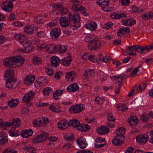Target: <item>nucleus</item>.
I'll use <instances>...</instances> for the list:
<instances>
[{
	"label": "nucleus",
	"mask_w": 153,
	"mask_h": 153,
	"mask_svg": "<svg viewBox=\"0 0 153 153\" xmlns=\"http://www.w3.org/2000/svg\"><path fill=\"white\" fill-rule=\"evenodd\" d=\"M23 60V58L21 56H17L6 59L4 61L3 63L6 66L14 68L22 65L24 63Z\"/></svg>",
	"instance_id": "nucleus-1"
},
{
	"label": "nucleus",
	"mask_w": 153,
	"mask_h": 153,
	"mask_svg": "<svg viewBox=\"0 0 153 153\" xmlns=\"http://www.w3.org/2000/svg\"><path fill=\"white\" fill-rule=\"evenodd\" d=\"M84 108L85 106L83 104H78L71 106L69 109V111L71 114H76L81 112Z\"/></svg>",
	"instance_id": "nucleus-2"
},
{
	"label": "nucleus",
	"mask_w": 153,
	"mask_h": 153,
	"mask_svg": "<svg viewBox=\"0 0 153 153\" xmlns=\"http://www.w3.org/2000/svg\"><path fill=\"white\" fill-rule=\"evenodd\" d=\"M15 0H5L1 5V7L3 10L7 11H11L13 7V2Z\"/></svg>",
	"instance_id": "nucleus-3"
},
{
	"label": "nucleus",
	"mask_w": 153,
	"mask_h": 153,
	"mask_svg": "<svg viewBox=\"0 0 153 153\" xmlns=\"http://www.w3.org/2000/svg\"><path fill=\"white\" fill-rule=\"evenodd\" d=\"M49 119L47 117L38 118L33 122V125L36 127H42L48 123Z\"/></svg>",
	"instance_id": "nucleus-4"
},
{
	"label": "nucleus",
	"mask_w": 153,
	"mask_h": 153,
	"mask_svg": "<svg viewBox=\"0 0 153 153\" xmlns=\"http://www.w3.org/2000/svg\"><path fill=\"white\" fill-rule=\"evenodd\" d=\"M48 135L49 134L47 133H43L33 138L32 141L33 143H35L41 142L48 138L49 137Z\"/></svg>",
	"instance_id": "nucleus-5"
},
{
	"label": "nucleus",
	"mask_w": 153,
	"mask_h": 153,
	"mask_svg": "<svg viewBox=\"0 0 153 153\" xmlns=\"http://www.w3.org/2000/svg\"><path fill=\"white\" fill-rule=\"evenodd\" d=\"M100 42L96 38L92 42H89L88 48L90 50H95L99 48Z\"/></svg>",
	"instance_id": "nucleus-6"
},
{
	"label": "nucleus",
	"mask_w": 153,
	"mask_h": 153,
	"mask_svg": "<svg viewBox=\"0 0 153 153\" xmlns=\"http://www.w3.org/2000/svg\"><path fill=\"white\" fill-rule=\"evenodd\" d=\"M34 96V92L33 91H30L24 96L22 102L24 103H28L32 100Z\"/></svg>",
	"instance_id": "nucleus-7"
},
{
	"label": "nucleus",
	"mask_w": 153,
	"mask_h": 153,
	"mask_svg": "<svg viewBox=\"0 0 153 153\" xmlns=\"http://www.w3.org/2000/svg\"><path fill=\"white\" fill-rule=\"evenodd\" d=\"M15 80L13 78H7L5 84V86L9 88H13L17 87V85L15 84Z\"/></svg>",
	"instance_id": "nucleus-8"
},
{
	"label": "nucleus",
	"mask_w": 153,
	"mask_h": 153,
	"mask_svg": "<svg viewBox=\"0 0 153 153\" xmlns=\"http://www.w3.org/2000/svg\"><path fill=\"white\" fill-rule=\"evenodd\" d=\"M68 17L70 20L74 23H78L80 20L79 16L76 13L71 12L69 14Z\"/></svg>",
	"instance_id": "nucleus-9"
},
{
	"label": "nucleus",
	"mask_w": 153,
	"mask_h": 153,
	"mask_svg": "<svg viewBox=\"0 0 153 153\" xmlns=\"http://www.w3.org/2000/svg\"><path fill=\"white\" fill-rule=\"evenodd\" d=\"M61 30L59 28L55 27L51 31L50 36L52 39H57L60 35Z\"/></svg>",
	"instance_id": "nucleus-10"
},
{
	"label": "nucleus",
	"mask_w": 153,
	"mask_h": 153,
	"mask_svg": "<svg viewBox=\"0 0 153 153\" xmlns=\"http://www.w3.org/2000/svg\"><path fill=\"white\" fill-rule=\"evenodd\" d=\"M148 138L149 136L147 134H141L137 136L136 140L138 143L143 144L147 142Z\"/></svg>",
	"instance_id": "nucleus-11"
},
{
	"label": "nucleus",
	"mask_w": 153,
	"mask_h": 153,
	"mask_svg": "<svg viewBox=\"0 0 153 153\" xmlns=\"http://www.w3.org/2000/svg\"><path fill=\"white\" fill-rule=\"evenodd\" d=\"M73 4L72 9L75 12L79 11L82 10L83 6L79 4V1L77 0H71Z\"/></svg>",
	"instance_id": "nucleus-12"
},
{
	"label": "nucleus",
	"mask_w": 153,
	"mask_h": 153,
	"mask_svg": "<svg viewBox=\"0 0 153 153\" xmlns=\"http://www.w3.org/2000/svg\"><path fill=\"white\" fill-rule=\"evenodd\" d=\"M37 28L34 25H31L27 26L26 27L24 28V30L25 32L28 34H32L36 32Z\"/></svg>",
	"instance_id": "nucleus-13"
},
{
	"label": "nucleus",
	"mask_w": 153,
	"mask_h": 153,
	"mask_svg": "<svg viewBox=\"0 0 153 153\" xmlns=\"http://www.w3.org/2000/svg\"><path fill=\"white\" fill-rule=\"evenodd\" d=\"M59 22L61 27H65L69 25L70 24V20H69L68 17H64L60 19Z\"/></svg>",
	"instance_id": "nucleus-14"
},
{
	"label": "nucleus",
	"mask_w": 153,
	"mask_h": 153,
	"mask_svg": "<svg viewBox=\"0 0 153 153\" xmlns=\"http://www.w3.org/2000/svg\"><path fill=\"white\" fill-rule=\"evenodd\" d=\"M77 144L79 147L81 149L85 148L87 145L85 143V139L82 137H80L76 140Z\"/></svg>",
	"instance_id": "nucleus-15"
},
{
	"label": "nucleus",
	"mask_w": 153,
	"mask_h": 153,
	"mask_svg": "<svg viewBox=\"0 0 153 153\" xmlns=\"http://www.w3.org/2000/svg\"><path fill=\"white\" fill-rule=\"evenodd\" d=\"M97 25L96 23L91 22L85 24V27L87 29L93 31L95 30L97 27Z\"/></svg>",
	"instance_id": "nucleus-16"
},
{
	"label": "nucleus",
	"mask_w": 153,
	"mask_h": 153,
	"mask_svg": "<svg viewBox=\"0 0 153 153\" xmlns=\"http://www.w3.org/2000/svg\"><path fill=\"white\" fill-rule=\"evenodd\" d=\"M96 131L99 134H107L109 132V129L106 126H101L97 129Z\"/></svg>",
	"instance_id": "nucleus-17"
},
{
	"label": "nucleus",
	"mask_w": 153,
	"mask_h": 153,
	"mask_svg": "<svg viewBox=\"0 0 153 153\" xmlns=\"http://www.w3.org/2000/svg\"><path fill=\"white\" fill-rule=\"evenodd\" d=\"M128 121L131 126H135L139 123V120L136 116L131 117L128 120Z\"/></svg>",
	"instance_id": "nucleus-18"
},
{
	"label": "nucleus",
	"mask_w": 153,
	"mask_h": 153,
	"mask_svg": "<svg viewBox=\"0 0 153 153\" xmlns=\"http://www.w3.org/2000/svg\"><path fill=\"white\" fill-rule=\"evenodd\" d=\"M14 37L15 39L21 44H22L25 42L26 39V36L25 35L21 34L19 33H15Z\"/></svg>",
	"instance_id": "nucleus-19"
},
{
	"label": "nucleus",
	"mask_w": 153,
	"mask_h": 153,
	"mask_svg": "<svg viewBox=\"0 0 153 153\" xmlns=\"http://www.w3.org/2000/svg\"><path fill=\"white\" fill-rule=\"evenodd\" d=\"M35 79L34 75L29 74L24 79V84L29 85L33 82Z\"/></svg>",
	"instance_id": "nucleus-20"
},
{
	"label": "nucleus",
	"mask_w": 153,
	"mask_h": 153,
	"mask_svg": "<svg viewBox=\"0 0 153 153\" xmlns=\"http://www.w3.org/2000/svg\"><path fill=\"white\" fill-rule=\"evenodd\" d=\"M125 138L120 137L117 136H115L113 139L112 143L115 146H119L121 145L123 142Z\"/></svg>",
	"instance_id": "nucleus-21"
},
{
	"label": "nucleus",
	"mask_w": 153,
	"mask_h": 153,
	"mask_svg": "<svg viewBox=\"0 0 153 153\" xmlns=\"http://www.w3.org/2000/svg\"><path fill=\"white\" fill-rule=\"evenodd\" d=\"M51 63L52 66L56 67L59 65V63H60V60L58 57L53 56L51 58Z\"/></svg>",
	"instance_id": "nucleus-22"
},
{
	"label": "nucleus",
	"mask_w": 153,
	"mask_h": 153,
	"mask_svg": "<svg viewBox=\"0 0 153 153\" xmlns=\"http://www.w3.org/2000/svg\"><path fill=\"white\" fill-rule=\"evenodd\" d=\"M47 80L43 77H40L38 79L36 82H35V85L36 88H38L41 86L45 85Z\"/></svg>",
	"instance_id": "nucleus-23"
},
{
	"label": "nucleus",
	"mask_w": 153,
	"mask_h": 153,
	"mask_svg": "<svg viewBox=\"0 0 153 153\" xmlns=\"http://www.w3.org/2000/svg\"><path fill=\"white\" fill-rule=\"evenodd\" d=\"M130 32V29L128 27H122L120 28L117 32L118 36H121L120 34H126Z\"/></svg>",
	"instance_id": "nucleus-24"
},
{
	"label": "nucleus",
	"mask_w": 153,
	"mask_h": 153,
	"mask_svg": "<svg viewBox=\"0 0 153 153\" xmlns=\"http://www.w3.org/2000/svg\"><path fill=\"white\" fill-rule=\"evenodd\" d=\"M68 126V122H67L65 120H61L58 123V128L61 129H66Z\"/></svg>",
	"instance_id": "nucleus-25"
},
{
	"label": "nucleus",
	"mask_w": 153,
	"mask_h": 153,
	"mask_svg": "<svg viewBox=\"0 0 153 153\" xmlns=\"http://www.w3.org/2000/svg\"><path fill=\"white\" fill-rule=\"evenodd\" d=\"M71 62V59L70 56L64 58L60 60V63L64 66L69 65Z\"/></svg>",
	"instance_id": "nucleus-26"
},
{
	"label": "nucleus",
	"mask_w": 153,
	"mask_h": 153,
	"mask_svg": "<svg viewBox=\"0 0 153 153\" xmlns=\"http://www.w3.org/2000/svg\"><path fill=\"white\" fill-rule=\"evenodd\" d=\"M33 133V130L31 129H29L22 131L21 135L23 137L27 138L29 136L32 135Z\"/></svg>",
	"instance_id": "nucleus-27"
},
{
	"label": "nucleus",
	"mask_w": 153,
	"mask_h": 153,
	"mask_svg": "<svg viewBox=\"0 0 153 153\" xmlns=\"http://www.w3.org/2000/svg\"><path fill=\"white\" fill-rule=\"evenodd\" d=\"M69 126L72 127H76L78 129L80 127V123L79 121L76 119L70 120L68 122Z\"/></svg>",
	"instance_id": "nucleus-28"
},
{
	"label": "nucleus",
	"mask_w": 153,
	"mask_h": 153,
	"mask_svg": "<svg viewBox=\"0 0 153 153\" xmlns=\"http://www.w3.org/2000/svg\"><path fill=\"white\" fill-rule=\"evenodd\" d=\"M67 50V47L65 45H59L56 46V51L60 53H64Z\"/></svg>",
	"instance_id": "nucleus-29"
},
{
	"label": "nucleus",
	"mask_w": 153,
	"mask_h": 153,
	"mask_svg": "<svg viewBox=\"0 0 153 153\" xmlns=\"http://www.w3.org/2000/svg\"><path fill=\"white\" fill-rule=\"evenodd\" d=\"M79 86L76 83H74L69 85L67 88V90L69 92H74L79 89Z\"/></svg>",
	"instance_id": "nucleus-30"
},
{
	"label": "nucleus",
	"mask_w": 153,
	"mask_h": 153,
	"mask_svg": "<svg viewBox=\"0 0 153 153\" xmlns=\"http://www.w3.org/2000/svg\"><path fill=\"white\" fill-rule=\"evenodd\" d=\"M50 6L52 8V9L54 10H57L58 8H62V10H61V11L62 13H63V11L64 8L62 4L59 3H53L51 4Z\"/></svg>",
	"instance_id": "nucleus-31"
},
{
	"label": "nucleus",
	"mask_w": 153,
	"mask_h": 153,
	"mask_svg": "<svg viewBox=\"0 0 153 153\" xmlns=\"http://www.w3.org/2000/svg\"><path fill=\"white\" fill-rule=\"evenodd\" d=\"M7 137L4 132L0 133V145H4L7 142Z\"/></svg>",
	"instance_id": "nucleus-32"
},
{
	"label": "nucleus",
	"mask_w": 153,
	"mask_h": 153,
	"mask_svg": "<svg viewBox=\"0 0 153 153\" xmlns=\"http://www.w3.org/2000/svg\"><path fill=\"white\" fill-rule=\"evenodd\" d=\"M96 3L102 8H105L108 7L109 5L108 0H98Z\"/></svg>",
	"instance_id": "nucleus-33"
},
{
	"label": "nucleus",
	"mask_w": 153,
	"mask_h": 153,
	"mask_svg": "<svg viewBox=\"0 0 153 153\" xmlns=\"http://www.w3.org/2000/svg\"><path fill=\"white\" fill-rule=\"evenodd\" d=\"M10 127L12 128H16L19 127L20 124V120L19 118L14 119L12 122H10Z\"/></svg>",
	"instance_id": "nucleus-34"
},
{
	"label": "nucleus",
	"mask_w": 153,
	"mask_h": 153,
	"mask_svg": "<svg viewBox=\"0 0 153 153\" xmlns=\"http://www.w3.org/2000/svg\"><path fill=\"white\" fill-rule=\"evenodd\" d=\"M14 73L12 69H7L4 74V76L7 79L13 78L14 79Z\"/></svg>",
	"instance_id": "nucleus-35"
},
{
	"label": "nucleus",
	"mask_w": 153,
	"mask_h": 153,
	"mask_svg": "<svg viewBox=\"0 0 153 153\" xmlns=\"http://www.w3.org/2000/svg\"><path fill=\"white\" fill-rule=\"evenodd\" d=\"M125 128L123 127H120L118 128L117 130L116 134L117 136L119 137L125 138L124 134L125 133Z\"/></svg>",
	"instance_id": "nucleus-36"
},
{
	"label": "nucleus",
	"mask_w": 153,
	"mask_h": 153,
	"mask_svg": "<svg viewBox=\"0 0 153 153\" xmlns=\"http://www.w3.org/2000/svg\"><path fill=\"white\" fill-rule=\"evenodd\" d=\"M117 80L116 81V84H117L116 85V88L115 89V93L116 94H118L120 92V89L122 85V81L120 78L117 76Z\"/></svg>",
	"instance_id": "nucleus-37"
},
{
	"label": "nucleus",
	"mask_w": 153,
	"mask_h": 153,
	"mask_svg": "<svg viewBox=\"0 0 153 153\" xmlns=\"http://www.w3.org/2000/svg\"><path fill=\"white\" fill-rule=\"evenodd\" d=\"M136 45H133L131 47L128 46L127 47V49L128 51H129L128 54L129 55H136Z\"/></svg>",
	"instance_id": "nucleus-38"
},
{
	"label": "nucleus",
	"mask_w": 153,
	"mask_h": 153,
	"mask_svg": "<svg viewBox=\"0 0 153 153\" xmlns=\"http://www.w3.org/2000/svg\"><path fill=\"white\" fill-rule=\"evenodd\" d=\"M94 73V69H88L85 71L83 76L85 78L87 79L88 76H92Z\"/></svg>",
	"instance_id": "nucleus-39"
},
{
	"label": "nucleus",
	"mask_w": 153,
	"mask_h": 153,
	"mask_svg": "<svg viewBox=\"0 0 153 153\" xmlns=\"http://www.w3.org/2000/svg\"><path fill=\"white\" fill-rule=\"evenodd\" d=\"M19 103V100L17 99H12L8 102V105L10 107H14L17 106Z\"/></svg>",
	"instance_id": "nucleus-40"
},
{
	"label": "nucleus",
	"mask_w": 153,
	"mask_h": 153,
	"mask_svg": "<svg viewBox=\"0 0 153 153\" xmlns=\"http://www.w3.org/2000/svg\"><path fill=\"white\" fill-rule=\"evenodd\" d=\"M16 128H12L10 129L9 133V135L12 137L17 136L19 134V131L16 129Z\"/></svg>",
	"instance_id": "nucleus-41"
},
{
	"label": "nucleus",
	"mask_w": 153,
	"mask_h": 153,
	"mask_svg": "<svg viewBox=\"0 0 153 153\" xmlns=\"http://www.w3.org/2000/svg\"><path fill=\"white\" fill-rule=\"evenodd\" d=\"M97 59L106 63L109 62L110 61L108 58H105L104 55L102 54H99L97 56Z\"/></svg>",
	"instance_id": "nucleus-42"
},
{
	"label": "nucleus",
	"mask_w": 153,
	"mask_h": 153,
	"mask_svg": "<svg viewBox=\"0 0 153 153\" xmlns=\"http://www.w3.org/2000/svg\"><path fill=\"white\" fill-rule=\"evenodd\" d=\"M75 77V73L74 71H71L68 73L66 74L65 76V78L66 79H68L67 80L69 81L70 79V80L71 81H73L74 80V79Z\"/></svg>",
	"instance_id": "nucleus-43"
},
{
	"label": "nucleus",
	"mask_w": 153,
	"mask_h": 153,
	"mask_svg": "<svg viewBox=\"0 0 153 153\" xmlns=\"http://www.w3.org/2000/svg\"><path fill=\"white\" fill-rule=\"evenodd\" d=\"M33 64L36 65H38L42 62L41 59L37 56H34L33 58Z\"/></svg>",
	"instance_id": "nucleus-44"
},
{
	"label": "nucleus",
	"mask_w": 153,
	"mask_h": 153,
	"mask_svg": "<svg viewBox=\"0 0 153 153\" xmlns=\"http://www.w3.org/2000/svg\"><path fill=\"white\" fill-rule=\"evenodd\" d=\"M118 109L121 111H125L128 109L127 106L125 104H118L117 106Z\"/></svg>",
	"instance_id": "nucleus-45"
},
{
	"label": "nucleus",
	"mask_w": 153,
	"mask_h": 153,
	"mask_svg": "<svg viewBox=\"0 0 153 153\" xmlns=\"http://www.w3.org/2000/svg\"><path fill=\"white\" fill-rule=\"evenodd\" d=\"M90 129V126L87 124H85L83 125H80V127L78 129L81 131H88Z\"/></svg>",
	"instance_id": "nucleus-46"
},
{
	"label": "nucleus",
	"mask_w": 153,
	"mask_h": 153,
	"mask_svg": "<svg viewBox=\"0 0 153 153\" xmlns=\"http://www.w3.org/2000/svg\"><path fill=\"white\" fill-rule=\"evenodd\" d=\"M63 92V90H59L56 91L55 93L53 94V97L54 99L56 100H57L59 98V96H61Z\"/></svg>",
	"instance_id": "nucleus-47"
},
{
	"label": "nucleus",
	"mask_w": 153,
	"mask_h": 153,
	"mask_svg": "<svg viewBox=\"0 0 153 153\" xmlns=\"http://www.w3.org/2000/svg\"><path fill=\"white\" fill-rule=\"evenodd\" d=\"M149 117H151V116L149 114H148L146 113L143 114L141 115L140 119L142 121L146 122L149 120Z\"/></svg>",
	"instance_id": "nucleus-48"
},
{
	"label": "nucleus",
	"mask_w": 153,
	"mask_h": 153,
	"mask_svg": "<svg viewBox=\"0 0 153 153\" xmlns=\"http://www.w3.org/2000/svg\"><path fill=\"white\" fill-rule=\"evenodd\" d=\"M97 38L95 35H89L85 37V40L87 42H90L94 40Z\"/></svg>",
	"instance_id": "nucleus-49"
},
{
	"label": "nucleus",
	"mask_w": 153,
	"mask_h": 153,
	"mask_svg": "<svg viewBox=\"0 0 153 153\" xmlns=\"http://www.w3.org/2000/svg\"><path fill=\"white\" fill-rule=\"evenodd\" d=\"M125 15L122 14H118L116 12H114L113 14L111 15V16L113 18L119 19L121 17L123 18L125 16Z\"/></svg>",
	"instance_id": "nucleus-50"
},
{
	"label": "nucleus",
	"mask_w": 153,
	"mask_h": 153,
	"mask_svg": "<svg viewBox=\"0 0 153 153\" xmlns=\"http://www.w3.org/2000/svg\"><path fill=\"white\" fill-rule=\"evenodd\" d=\"M34 21L35 22L38 23H42L44 21L43 16H37L35 18Z\"/></svg>",
	"instance_id": "nucleus-51"
},
{
	"label": "nucleus",
	"mask_w": 153,
	"mask_h": 153,
	"mask_svg": "<svg viewBox=\"0 0 153 153\" xmlns=\"http://www.w3.org/2000/svg\"><path fill=\"white\" fill-rule=\"evenodd\" d=\"M45 72L46 74L49 76H51L53 74V71L50 69L48 66L45 67Z\"/></svg>",
	"instance_id": "nucleus-52"
},
{
	"label": "nucleus",
	"mask_w": 153,
	"mask_h": 153,
	"mask_svg": "<svg viewBox=\"0 0 153 153\" xmlns=\"http://www.w3.org/2000/svg\"><path fill=\"white\" fill-rule=\"evenodd\" d=\"M56 45L54 44H51L48 46H47L46 50L47 51H51L53 52L55 51L56 50Z\"/></svg>",
	"instance_id": "nucleus-53"
},
{
	"label": "nucleus",
	"mask_w": 153,
	"mask_h": 153,
	"mask_svg": "<svg viewBox=\"0 0 153 153\" xmlns=\"http://www.w3.org/2000/svg\"><path fill=\"white\" fill-rule=\"evenodd\" d=\"M136 51L138 53H144V48L143 46L139 45H136Z\"/></svg>",
	"instance_id": "nucleus-54"
},
{
	"label": "nucleus",
	"mask_w": 153,
	"mask_h": 153,
	"mask_svg": "<svg viewBox=\"0 0 153 153\" xmlns=\"http://www.w3.org/2000/svg\"><path fill=\"white\" fill-rule=\"evenodd\" d=\"M51 88H44L42 91L44 96H48L50 92L51 91Z\"/></svg>",
	"instance_id": "nucleus-55"
},
{
	"label": "nucleus",
	"mask_w": 153,
	"mask_h": 153,
	"mask_svg": "<svg viewBox=\"0 0 153 153\" xmlns=\"http://www.w3.org/2000/svg\"><path fill=\"white\" fill-rule=\"evenodd\" d=\"M57 23V20L56 19H54L51 22L48 23L47 26L48 28H51L52 27L54 26Z\"/></svg>",
	"instance_id": "nucleus-56"
},
{
	"label": "nucleus",
	"mask_w": 153,
	"mask_h": 153,
	"mask_svg": "<svg viewBox=\"0 0 153 153\" xmlns=\"http://www.w3.org/2000/svg\"><path fill=\"white\" fill-rule=\"evenodd\" d=\"M146 84L144 83L139 85V87L137 89V91L138 92L140 91H142L144 90L146 87Z\"/></svg>",
	"instance_id": "nucleus-57"
},
{
	"label": "nucleus",
	"mask_w": 153,
	"mask_h": 153,
	"mask_svg": "<svg viewBox=\"0 0 153 153\" xmlns=\"http://www.w3.org/2000/svg\"><path fill=\"white\" fill-rule=\"evenodd\" d=\"M116 118L114 117L112 113H110L107 116V120L109 121L114 122L115 121Z\"/></svg>",
	"instance_id": "nucleus-58"
},
{
	"label": "nucleus",
	"mask_w": 153,
	"mask_h": 153,
	"mask_svg": "<svg viewBox=\"0 0 153 153\" xmlns=\"http://www.w3.org/2000/svg\"><path fill=\"white\" fill-rule=\"evenodd\" d=\"M10 122H6L3 123L1 127L4 129H6V128L8 126H10Z\"/></svg>",
	"instance_id": "nucleus-59"
},
{
	"label": "nucleus",
	"mask_w": 153,
	"mask_h": 153,
	"mask_svg": "<svg viewBox=\"0 0 153 153\" xmlns=\"http://www.w3.org/2000/svg\"><path fill=\"white\" fill-rule=\"evenodd\" d=\"M113 25L112 23L111 22H107L104 24V26L103 27V28H106L107 29H108L111 28Z\"/></svg>",
	"instance_id": "nucleus-60"
},
{
	"label": "nucleus",
	"mask_w": 153,
	"mask_h": 153,
	"mask_svg": "<svg viewBox=\"0 0 153 153\" xmlns=\"http://www.w3.org/2000/svg\"><path fill=\"white\" fill-rule=\"evenodd\" d=\"M129 19H123L122 21V25L125 26H129Z\"/></svg>",
	"instance_id": "nucleus-61"
},
{
	"label": "nucleus",
	"mask_w": 153,
	"mask_h": 153,
	"mask_svg": "<svg viewBox=\"0 0 153 153\" xmlns=\"http://www.w3.org/2000/svg\"><path fill=\"white\" fill-rule=\"evenodd\" d=\"M122 5H128L130 3L129 0H120Z\"/></svg>",
	"instance_id": "nucleus-62"
},
{
	"label": "nucleus",
	"mask_w": 153,
	"mask_h": 153,
	"mask_svg": "<svg viewBox=\"0 0 153 153\" xmlns=\"http://www.w3.org/2000/svg\"><path fill=\"white\" fill-rule=\"evenodd\" d=\"M79 12H80L84 16H88L89 14V13H87L86 12L85 8L83 6V8H82V10H80Z\"/></svg>",
	"instance_id": "nucleus-63"
},
{
	"label": "nucleus",
	"mask_w": 153,
	"mask_h": 153,
	"mask_svg": "<svg viewBox=\"0 0 153 153\" xmlns=\"http://www.w3.org/2000/svg\"><path fill=\"white\" fill-rule=\"evenodd\" d=\"M129 26H132L135 24L136 23V21L134 19L132 18L129 19Z\"/></svg>",
	"instance_id": "nucleus-64"
}]
</instances>
